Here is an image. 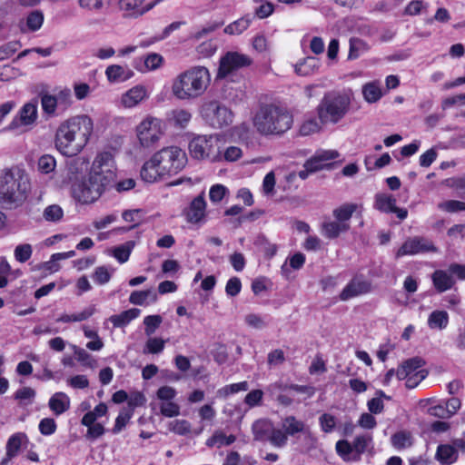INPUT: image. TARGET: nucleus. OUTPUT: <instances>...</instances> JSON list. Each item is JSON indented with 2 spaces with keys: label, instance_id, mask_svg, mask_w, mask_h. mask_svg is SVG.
I'll return each instance as SVG.
<instances>
[{
  "label": "nucleus",
  "instance_id": "nucleus-1",
  "mask_svg": "<svg viewBox=\"0 0 465 465\" xmlns=\"http://www.w3.org/2000/svg\"><path fill=\"white\" fill-rule=\"evenodd\" d=\"M94 132V121L79 114L63 121L54 134V147L64 156L74 157L88 144Z\"/></svg>",
  "mask_w": 465,
  "mask_h": 465
},
{
  "label": "nucleus",
  "instance_id": "nucleus-2",
  "mask_svg": "<svg viewBox=\"0 0 465 465\" xmlns=\"http://www.w3.org/2000/svg\"><path fill=\"white\" fill-rule=\"evenodd\" d=\"M185 153L177 146H169L156 152L145 162L141 170V177L148 183H153L165 175L179 173L186 164Z\"/></svg>",
  "mask_w": 465,
  "mask_h": 465
},
{
  "label": "nucleus",
  "instance_id": "nucleus-3",
  "mask_svg": "<svg viewBox=\"0 0 465 465\" xmlns=\"http://www.w3.org/2000/svg\"><path fill=\"white\" fill-rule=\"evenodd\" d=\"M31 191L30 176L19 167L5 169L0 174V203L13 208L23 204Z\"/></svg>",
  "mask_w": 465,
  "mask_h": 465
},
{
  "label": "nucleus",
  "instance_id": "nucleus-4",
  "mask_svg": "<svg viewBox=\"0 0 465 465\" xmlns=\"http://www.w3.org/2000/svg\"><path fill=\"white\" fill-rule=\"evenodd\" d=\"M255 130L264 136H279L289 131L293 124L292 114L283 106L261 104L252 117Z\"/></svg>",
  "mask_w": 465,
  "mask_h": 465
},
{
  "label": "nucleus",
  "instance_id": "nucleus-5",
  "mask_svg": "<svg viewBox=\"0 0 465 465\" xmlns=\"http://www.w3.org/2000/svg\"><path fill=\"white\" fill-rule=\"evenodd\" d=\"M211 82L209 70L193 66L179 74L172 84V93L179 100H193L202 96Z\"/></svg>",
  "mask_w": 465,
  "mask_h": 465
},
{
  "label": "nucleus",
  "instance_id": "nucleus-6",
  "mask_svg": "<svg viewBox=\"0 0 465 465\" xmlns=\"http://www.w3.org/2000/svg\"><path fill=\"white\" fill-rule=\"evenodd\" d=\"M223 140L219 134L197 135L189 143V152L193 158L220 162L222 155Z\"/></svg>",
  "mask_w": 465,
  "mask_h": 465
},
{
  "label": "nucleus",
  "instance_id": "nucleus-7",
  "mask_svg": "<svg viewBox=\"0 0 465 465\" xmlns=\"http://www.w3.org/2000/svg\"><path fill=\"white\" fill-rule=\"evenodd\" d=\"M350 104V97L346 94H325L317 108L321 123H338L347 114Z\"/></svg>",
  "mask_w": 465,
  "mask_h": 465
},
{
  "label": "nucleus",
  "instance_id": "nucleus-8",
  "mask_svg": "<svg viewBox=\"0 0 465 465\" xmlns=\"http://www.w3.org/2000/svg\"><path fill=\"white\" fill-rule=\"evenodd\" d=\"M89 175L106 190L116 178V163L111 152L98 153L90 168Z\"/></svg>",
  "mask_w": 465,
  "mask_h": 465
},
{
  "label": "nucleus",
  "instance_id": "nucleus-9",
  "mask_svg": "<svg viewBox=\"0 0 465 465\" xmlns=\"http://www.w3.org/2000/svg\"><path fill=\"white\" fill-rule=\"evenodd\" d=\"M135 133L141 147H153L164 134L163 121L157 117L147 115L136 126Z\"/></svg>",
  "mask_w": 465,
  "mask_h": 465
},
{
  "label": "nucleus",
  "instance_id": "nucleus-10",
  "mask_svg": "<svg viewBox=\"0 0 465 465\" xmlns=\"http://www.w3.org/2000/svg\"><path fill=\"white\" fill-rule=\"evenodd\" d=\"M106 191L89 174L87 179L75 180L71 185L72 197L81 204H90L97 201Z\"/></svg>",
  "mask_w": 465,
  "mask_h": 465
},
{
  "label": "nucleus",
  "instance_id": "nucleus-11",
  "mask_svg": "<svg viewBox=\"0 0 465 465\" xmlns=\"http://www.w3.org/2000/svg\"><path fill=\"white\" fill-rule=\"evenodd\" d=\"M204 121L213 128L230 125L233 121L232 112L218 101H210L201 109Z\"/></svg>",
  "mask_w": 465,
  "mask_h": 465
},
{
  "label": "nucleus",
  "instance_id": "nucleus-12",
  "mask_svg": "<svg viewBox=\"0 0 465 465\" xmlns=\"http://www.w3.org/2000/svg\"><path fill=\"white\" fill-rule=\"evenodd\" d=\"M252 59L245 54L239 52H227L220 60L218 77H225L229 74L249 67Z\"/></svg>",
  "mask_w": 465,
  "mask_h": 465
},
{
  "label": "nucleus",
  "instance_id": "nucleus-13",
  "mask_svg": "<svg viewBox=\"0 0 465 465\" xmlns=\"http://www.w3.org/2000/svg\"><path fill=\"white\" fill-rule=\"evenodd\" d=\"M38 117L37 103L28 102L25 104L18 111L7 126L9 131L21 130L33 126Z\"/></svg>",
  "mask_w": 465,
  "mask_h": 465
},
{
  "label": "nucleus",
  "instance_id": "nucleus-14",
  "mask_svg": "<svg viewBox=\"0 0 465 465\" xmlns=\"http://www.w3.org/2000/svg\"><path fill=\"white\" fill-rule=\"evenodd\" d=\"M162 1L153 0L147 3L146 0H118L117 6L123 17L136 19L148 13Z\"/></svg>",
  "mask_w": 465,
  "mask_h": 465
},
{
  "label": "nucleus",
  "instance_id": "nucleus-15",
  "mask_svg": "<svg viewBox=\"0 0 465 465\" xmlns=\"http://www.w3.org/2000/svg\"><path fill=\"white\" fill-rule=\"evenodd\" d=\"M438 248L432 241L425 237L415 236L408 238L397 251L396 256L415 255L421 252H438Z\"/></svg>",
  "mask_w": 465,
  "mask_h": 465
},
{
  "label": "nucleus",
  "instance_id": "nucleus-16",
  "mask_svg": "<svg viewBox=\"0 0 465 465\" xmlns=\"http://www.w3.org/2000/svg\"><path fill=\"white\" fill-rule=\"evenodd\" d=\"M371 290V284L362 277L352 278L340 294L341 301H348L359 295L366 294Z\"/></svg>",
  "mask_w": 465,
  "mask_h": 465
},
{
  "label": "nucleus",
  "instance_id": "nucleus-17",
  "mask_svg": "<svg viewBox=\"0 0 465 465\" xmlns=\"http://www.w3.org/2000/svg\"><path fill=\"white\" fill-rule=\"evenodd\" d=\"M205 213L206 202L204 199V193L202 192L191 202L189 207L184 212V214L187 222L191 223H199L204 220Z\"/></svg>",
  "mask_w": 465,
  "mask_h": 465
},
{
  "label": "nucleus",
  "instance_id": "nucleus-18",
  "mask_svg": "<svg viewBox=\"0 0 465 465\" xmlns=\"http://www.w3.org/2000/svg\"><path fill=\"white\" fill-rule=\"evenodd\" d=\"M340 156L336 150H323L316 151L315 154L306 161L304 167L308 172H316L325 166V163L334 160Z\"/></svg>",
  "mask_w": 465,
  "mask_h": 465
},
{
  "label": "nucleus",
  "instance_id": "nucleus-19",
  "mask_svg": "<svg viewBox=\"0 0 465 465\" xmlns=\"http://www.w3.org/2000/svg\"><path fill=\"white\" fill-rule=\"evenodd\" d=\"M453 275L449 269L447 271L439 269L431 274V282L437 292L442 293L452 289L456 284Z\"/></svg>",
  "mask_w": 465,
  "mask_h": 465
},
{
  "label": "nucleus",
  "instance_id": "nucleus-20",
  "mask_svg": "<svg viewBox=\"0 0 465 465\" xmlns=\"http://www.w3.org/2000/svg\"><path fill=\"white\" fill-rule=\"evenodd\" d=\"M105 76L109 83H123L134 76V72L127 66L111 64L105 69Z\"/></svg>",
  "mask_w": 465,
  "mask_h": 465
},
{
  "label": "nucleus",
  "instance_id": "nucleus-21",
  "mask_svg": "<svg viewBox=\"0 0 465 465\" xmlns=\"http://www.w3.org/2000/svg\"><path fill=\"white\" fill-rule=\"evenodd\" d=\"M147 97V90L143 85H135L126 91L121 98L122 104L126 108H133Z\"/></svg>",
  "mask_w": 465,
  "mask_h": 465
},
{
  "label": "nucleus",
  "instance_id": "nucleus-22",
  "mask_svg": "<svg viewBox=\"0 0 465 465\" xmlns=\"http://www.w3.org/2000/svg\"><path fill=\"white\" fill-rule=\"evenodd\" d=\"M425 361L420 357H413L402 362V364L397 369L396 377L398 380H404L406 377L411 374L417 373L422 369Z\"/></svg>",
  "mask_w": 465,
  "mask_h": 465
},
{
  "label": "nucleus",
  "instance_id": "nucleus-23",
  "mask_svg": "<svg viewBox=\"0 0 465 465\" xmlns=\"http://www.w3.org/2000/svg\"><path fill=\"white\" fill-rule=\"evenodd\" d=\"M191 119V112L183 108L173 109L167 115L168 123L180 129H184L190 123Z\"/></svg>",
  "mask_w": 465,
  "mask_h": 465
},
{
  "label": "nucleus",
  "instance_id": "nucleus-24",
  "mask_svg": "<svg viewBox=\"0 0 465 465\" xmlns=\"http://www.w3.org/2000/svg\"><path fill=\"white\" fill-rule=\"evenodd\" d=\"M361 92L364 100L369 104H374L383 96L381 83L378 80L363 84Z\"/></svg>",
  "mask_w": 465,
  "mask_h": 465
},
{
  "label": "nucleus",
  "instance_id": "nucleus-25",
  "mask_svg": "<svg viewBox=\"0 0 465 465\" xmlns=\"http://www.w3.org/2000/svg\"><path fill=\"white\" fill-rule=\"evenodd\" d=\"M459 454L455 447L441 444L437 448L435 458L441 465H450L458 460Z\"/></svg>",
  "mask_w": 465,
  "mask_h": 465
},
{
  "label": "nucleus",
  "instance_id": "nucleus-26",
  "mask_svg": "<svg viewBox=\"0 0 465 465\" xmlns=\"http://www.w3.org/2000/svg\"><path fill=\"white\" fill-rule=\"evenodd\" d=\"M50 410L59 416L70 408V398L64 392H55L49 400Z\"/></svg>",
  "mask_w": 465,
  "mask_h": 465
},
{
  "label": "nucleus",
  "instance_id": "nucleus-27",
  "mask_svg": "<svg viewBox=\"0 0 465 465\" xmlns=\"http://www.w3.org/2000/svg\"><path fill=\"white\" fill-rule=\"evenodd\" d=\"M318 68L319 61L312 56L305 57L294 65L295 73L301 76L313 74L317 72Z\"/></svg>",
  "mask_w": 465,
  "mask_h": 465
},
{
  "label": "nucleus",
  "instance_id": "nucleus-28",
  "mask_svg": "<svg viewBox=\"0 0 465 465\" xmlns=\"http://www.w3.org/2000/svg\"><path fill=\"white\" fill-rule=\"evenodd\" d=\"M350 229V224H345L337 220L331 222H325L322 227V234L329 238L334 239L340 236L341 233L346 232Z\"/></svg>",
  "mask_w": 465,
  "mask_h": 465
},
{
  "label": "nucleus",
  "instance_id": "nucleus-29",
  "mask_svg": "<svg viewBox=\"0 0 465 465\" xmlns=\"http://www.w3.org/2000/svg\"><path fill=\"white\" fill-rule=\"evenodd\" d=\"M236 440V437L232 434L226 435L222 430H216L212 437L207 439L205 444L209 448H222L229 446Z\"/></svg>",
  "mask_w": 465,
  "mask_h": 465
},
{
  "label": "nucleus",
  "instance_id": "nucleus-30",
  "mask_svg": "<svg viewBox=\"0 0 465 465\" xmlns=\"http://www.w3.org/2000/svg\"><path fill=\"white\" fill-rule=\"evenodd\" d=\"M414 439L411 432L400 430L391 437V443L394 449L401 450L408 449L413 445Z\"/></svg>",
  "mask_w": 465,
  "mask_h": 465
},
{
  "label": "nucleus",
  "instance_id": "nucleus-31",
  "mask_svg": "<svg viewBox=\"0 0 465 465\" xmlns=\"http://www.w3.org/2000/svg\"><path fill=\"white\" fill-rule=\"evenodd\" d=\"M141 311L136 308L124 311L119 314L112 315L109 321L113 323L114 327L119 328L127 325L131 321L140 315Z\"/></svg>",
  "mask_w": 465,
  "mask_h": 465
},
{
  "label": "nucleus",
  "instance_id": "nucleus-32",
  "mask_svg": "<svg viewBox=\"0 0 465 465\" xmlns=\"http://www.w3.org/2000/svg\"><path fill=\"white\" fill-rule=\"evenodd\" d=\"M449 324V314L446 311H433L428 317V326L431 330H443Z\"/></svg>",
  "mask_w": 465,
  "mask_h": 465
},
{
  "label": "nucleus",
  "instance_id": "nucleus-33",
  "mask_svg": "<svg viewBox=\"0 0 465 465\" xmlns=\"http://www.w3.org/2000/svg\"><path fill=\"white\" fill-rule=\"evenodd\" d=\"M356 203H344L332 211V215L338 222L350 224L349 221L353 213L357 210Z\"/></svg>",
  "mask_w": 465,
  "mask_h": 465
},
{
  "label": "nucleus",
  "instance_id": "nucleus-34",
  "mask_svg": "<svg viewBox=\"0 0 465 465\" xmlns=\"http://www.w3.org/2000/svg\"><path fill=\"white\" fill-rule=\"evenodd\" d=\"M95 312V307L94 305L85 308L84 311L78 313L67 314L64 313L59 318H57L56 322H83L89 319Z\"/></svg>",
  "mask_w": 465,
  "mask_h": 465
},
{
  "label": "nucleus",
  "instance_id": "nucleus-35",
  "mask_svg": "<svg viewBox=\"0 0 465 465\" xmlns=\"http://www.w3.org/2000/svg\"><path fill=\"white\" fill-rule=\"evenodd\" d=\"M282 427L288 436H293L296 433L302 432L305 429V424L303 421L299 420L296 417L291 415L282 420Z\"/></svg>",
  "mask_w": 465,
  "mask_h": 465
},
{
  "label": "nucleus",
  "instance_id": "nucleus-36",
  "mask_svg": "<svg viewBox=\"0 0 465 465\" xmlns=\"http://www.w3.org/2000/svg\"><path fill=\"white\" fill-rule=\"evenodd\" d=\"M335 450L337 454L346 462L358 460V457L354 455L351 443L346 440H338L335 445Z\"/></svg>",
  "mask_w": 465,
  "mask_h": 465
},
{
  "label": "nucleus",
  "instance_id": "nucleus-37",
  "mask_svg": "<svg viewBox=\"0 0 465 465\" xmlns=\"http://www.w3.org/2000/svg\"><path fill=\"white\" fill-rule=\"evenodd\" d=\"M396 204V199L387 193H378L375 195L374 207L383 213H391Z\"/></svg>",
  "mask_w": 465,
  "mask_h": 465
},
{
  "label": "nucleus",
  "instance_id": "nucleus-38",
  "mask_svg": "<svg viewBox=\"0 0 465 465\" xmlns=\"http://www.w3.org/2000/svg\"><path fill=\"white\" fill-rule=\"evenodd\" d=\"M27 441V436L23 432L13 434L7 440L5 450L9 456H17L21 446Z\"/></svg>",
  "mask_w": 465,
  "mask_h": 465
},
{
  "label": "nucleus",
  "instance_id": "nucleus-39",
  "mask_svg": "<svg viewBox=\"0 0 465 465\" xmlns=\"http://www.w3.org/2000/svg\"><path fill=\"white\" fill-rule=\"evenodd\" d=\"M54 96L57 101L59 110L62 112L67 110L73 104L71 89L68 87L55 89Z\"/></svg>",
  "mask_w": 465,
  "mask_h": 465
},
{
  "label": "nucleus",
  "instance_id": "nucleus-40",
  "mask_svg": "<svg viewBox=\"0 0 465 465\" xmlns=\"http://www.w3.org/2000/svg\"><path fill=\"white\" fill-rule=\"evenodd\" d=\"M251 22L252 20L249 16L242 17L228 25L224 28V33L231 35H241L250 26Z\"/></svg>",
  "mask_w": 465,
  "mask_h": 465
},
{
  "label": "nucleus",
  "instance_id": "nucleus-41",
  "mask_svg": "<svg viewBox=\"0 0 465 465\" xmlns=\"http://www.w3.org/2000/svg\"><path fill=\"white\" fill-rule=\"evenodd\" d=\"M41 105L43 112L50 117L57 115L56 111L59 110L57 101L54 94H44L41 95Z\"/></svg>",
  "mask_w": 465,
  "mask_h": 465
},
{
  "label": "nucleus",
  "instance_id": "nucleus-42",
  "mask_svg": "<svg viewBox=\"0 0 465 465\" xmlns=\"http://www.w3.org/2000/svg\"><path fill=\"white\" fill-rule=\"evenodd\" d=\"M168 430L177 435L184 436L192 432V425L186 420H173L168 423Z\"/></svg>",
  "mask_w": 465,
  "mask_h": 465
},
{
  "label": "nucleus",
  "instance_id": "nucleus-43",
  "mask_svg": "<svg viewBox=\"0 0 465 465\" xmlns=\"http://www.w3.org/2000/svg\"><path fill=\"white\" fill-rule=\"evenodd\" d=\"M268 440L274 447L282 448L287 444L288 435L282 428H272L268 436Z\"/></svg>",
  "mask_w": 465,
  "mask_h": 465
},
{
  "label": "nucleus",
  "instance_id": "nucleus-44",
  "mask_svg": "<svg viewBox=\"0 0 465 465\" xmlns=\"http://www.w3.org/2000/svg\"><path fill=\"white\" fill-rule=\"evenodd\" d=\"M163 64V57L157 53H151L144 57L143 68L140 71H154L160 68Z\"/></svg>",
  "mask_w": 465,
  "mask_h": 465
},
{
  "label": "nucleus",
  "instance_id": "nucleus-45",
  "mask_svg": "<svg viewBox=\"0 0 465 465\" xmlns=\"http://www.w3.org/2000/svg\"><path fill=\"white\" fill-rule=\"evenodd\" d=\"M149 298L153 302L156 300V294L152 290L134 291L131 293L129 302L134 305H144Z\"/></svg>",
  "mask_w": 465,
  "mask_h": 465
},
{
  "label": "nucleus",
  "instance_id": "nucleus-46",
  "mask_svg": "<svg viewBox=\"0 0 465 465\" xmlns=\"http://www.w3.org/2000/svg\"><path fill=\"white\" fill-rule=\"evenodd\" d=\"M56 167V160L51 154L42 155L37 162L38 171L42 173L48 174L54 171Z\"/></svg>",
  "mask_w": 465,
  "mask_h": 465
},
{
  "label": "nucleus",
  "instance_id": "nucleus-47",
  "mask_svg": "<svg viewBox=\"0 0 465 465\" xmlns=\"http://www.w3.org/2000/svg\"><path fill=\"white\" fill-rule=\"evenodd\" d=\"M43 217L47 222L58 223L64 217V211L58 204H51L45 208Z\"/></svg>",
  "mask_w": 465,
  "mask_h": 465
},
{
  "label": "nucleus",
  "instance_id": "nucleus-48",
  "mask_svg": "<svg viewBox=\"0 0 465 465\" xmlns=\"http://www.w3.org/2000/svg\"><path fill=\"white\" fill-rule=\"evenodd\" d=\"M107 3L108 0H78L80 8L95 14L100 13Z\"/></svg>",
  "mask_w": 465,
  "mask_h": 465
},
{
  "label": "nucleus",
  "instance_id": "nucleus-49",
  "mask_svg": "<svg viewBox=\"0 0 465 465\" xmlns=\"http://www.w3.org/2000/svg\"><path fill=\"white\" fill-rule=\"evenodd\" d=\"M249 389V384L247 381H242L238 383H232L230 385H226L217 391V394L219 397L226 398L230 394H234L239 391H246Z\"/></svg>",
  "mask_w": 465,
  "mask_h": 465
},
{
  "label": "nucleus",
  "instance_id": "nucleus-50",
  "mask_svg": "<svg viewBox=\"0 0 465 465\" xmlns=\"http://www.w3.org/2000/svg\"><path fill=\"white\" fill-rule=\"evenodd\" d=\"M44 23V15L40 10L31 12L26 17V26L29 31L39 30Z\"/></svg>",
  "mask_w": 465,
  "mask_h": 465
},
{
  "label": "nucleus",
  "instance_id": "nucleus-51",
  "mask_svg": "<svg viewBox=\"0 0 465 465\" xmlns=\"http://www.w3.org/2000/svg\"><path fill=\"white\" fill-rule=\"evenodd\" d=\"M165 341L161 338H149L145 343L143 352L144 354H158L164 349Z\"/></svg>",
  "mask_w": 465,
  "mask_h": 465
},
{
  "label": "nucleus",
  "instance_id": "nucleus-52",
  "mask_svg": "<svg viewBox=\"0 0 465 465\" xmlns=\"http://www.w3.org/2000/svg\"><path fill=\"white\" fill-rule=\"evenodd\" d=\"M134 242H128L123 245H120L113 250L114 257L120 262L124 263L128 261Z\"/></svg>",
  "mask_w": 465,
  "mask_h": 465
},
{
  "label": "nucleus",
  "instance_id": "nucleus-53",
  "mask_svg": "<svg viewBox=\"0 0 465 465\" xmlns=\"http://www.w3.org/2000/svg\"><path fill=\"white\" fill-rule=\"evenodd\" d=\"M180 406L173 401L160 402L159 411L160 413L167 418H173L180 415Z\"/></svg>",
  "mask_w": 465,
  "mask_h": 465
},
{
  "label": "nucleus",
  "instance_id": "nucleus-54",
  "mask_svg": "<svg viewBox=\"0 0 465 465\" xmlns=\"http://www.w3.org/2000/svg\"><path fill=\"white\" fill-rule=\"evenodd\" d=\"M321 130V124L313 118H309L303 121L300 126L299 133L302 136H309L316 134Z\"/></svg>",
  "mask_w": 465,
  "mask_h": 465
},
{
  "label": "nucleus",
  "instance_id": "nucleus-55",
  "mask_svg": "<svg viewBox=\"0 0 465 465\" xmlns=\"http://www.w3.org/2000/svg\"><path fill=\"white\" fill-rule=\"evenodd\" d=\"M113 272L114 269L110 271L106 266H98L95 268L92 277L94 282L104 285L111 280Z\"/></svg>",
  "mask_w": 465,
  "mask_h": 465
},
{
  "label": "nucleus",
  "instance_id": "nucleus-56",
  "mask_svg": "<svg viewBox=\"0 0 465 465\" xmlns=\"http://www.w3.org/2000/svg\"><path fill=\"white\" fill-rule=\"evenodd\" d=\"M35 391L30 387H23L15 393V399L19 401L20 404H31L35 397Z\"/></svg>",
  "mask_w": 465,
  "mask_h": 465
},
{
  "label": "nucleus",
  "instance_id": "nucleus-57",
  "mask_svg": "<svg viewBox=\"0 0 465 465\" xmlns=\"http://www.w3.org/2000/svg\"><path fill=\"white\" fill-rule=\"evenodd\" d=\"M132 416V410L124 409L117 416L115 424L112 429V432L114 434H118L126 426Z\"/></svg>",
  "mask_w": 465,
  "mask_h": 465
},
{
  "label": "nucleus",
  "instance_id": "nucleus-58",
  "mask_svg": "<svg viewBox=\"0 0 465 465\" xmlns=\"http://www.w3.org/2000/svg\"><path fill=\"white\" fill-rule=\"evenodd\" d=\"M438 209L447 213H457L465 211V202L449 200L438 204Z\"/></svg>",
  "mask_w": 465,
  "mask_h": 465
},
{
  "label": "nucleus",
  "instance_id": "nucleus-59",
  "mask_svg": "<svg viewBox=\"0 0 465 465\" xmlns=\"http://www.w3.org/2000/svg\"><path fill=\"white\" fill-rule=\"evenodd\" d=\"M371 440L370 436H357L351 443L354 455L358 457V460L361 459V455L365 451L368 443Z\"/></svg>",
  "mask_w": 465,
  "mask_h": 465
},
{
  "label": "nucleus",
  "instance_id": "nucleus-60",
  "mask_svg": "<svg viewBox=\"0 0 465 465\" xmlns=\"http://www.w3.org/2000/svg\"><path fill=\"white\" fill-rule=\"evenodd\" d=\"M32 252V246L28 243H25L19 244L15 247L14 255L17 262L23 263L27 262L31 258Z\"/></svg>",
  "mask_w": 465,
  "mask_h": 465
},
{
  "label": "nucleus",
  "instance_id": "nucleus-61",
  "mask_svg": "<svg viewBox=\"0 0 465 465\" xmlns=\"http://www.w3.org/2000/svg\"><path fill=\"white\" fill-rule=\"evenodd\" d=\"M143 216L141 209L126 210L122 213V217L126 223H134L129 229L137 226L142 222Z\"/></svg>",
  "mask_w": 465,
  "mask_h": 465
},
{
  "label": "nucleus",
  "instance_id": "nucleus-62",
  "mask_svg": "<svg viewBox=\"0 0 465 465\" xmlns=\"http://www.w3.org/2000/svg\"><path fill=\"white\" fill-rule=\"evenodd\" d=\"M22 45L19 41H10L0 46V56L3 60H5L15 54Z\"/></svg>",
  "mask_w": 465,
  "mask_h": 465
},
{
  "label": "nucleus",
  "instance_id": "nucleus-63",
  "mask_svg": "<svg viewBox=\"0 0 465 465\" xmlns=\"http://www.w3.org/2000/svg\"><path fill=\"white\" fill-rule=\"evenodd\" d=\"M88 166V160L84 157H76L68 163V171L71 174L82 173Z\"/></svg>",
  "mask_w": 465,
  "mask_h": 465
},
{
  "label": "nucleus",
  "instance_id": "nucleus-64",
  "mask_svg": "<svg viewBox=\"0 0 465 465\" xmlns=\"http://www.w3.org/2000/svg\"><path fill=\"white\" fill-rule=\"evenodd\" d=\"M162 317L160 315H149L143 319V324L145 325V333L148 336L153 334L156 329L162 323Z\"/></svg>",
  "mask_w": 465,
  "mask_h": 465
}]
</instances>
